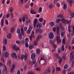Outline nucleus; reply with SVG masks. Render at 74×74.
Here are the masks:
<instances>
[{
    "label": "nucleus",
    "mask_w": 74,
    "mask_h": 74,
    "mask_svg": "<svg viewBox=\"0 0 74 74\" xmlns=\"http://www.w3.org/2000/svg\"><path fill=\"white\" fill-rule=\"evenodd\" d=\"M42 36L41 35H39L37 37L36 41H35L34 42V44L35 45H38V41H39L40 38H41Z\"/></svg>",
    "instance_id": "obj_1"
},
{
    "label": "nucleus",
    "mask_w": 74,
    "mask_h": 74,
    "mask_svg": "<svg viewBox=\"0 0 74 74\" xmlns=\"http://www.w3.org/2000/svg\"><path fill=\"white\" fill-rule=\"evenodd\" d=\"M24 58L25 60H26L27 58V54L26 53L25 54V55L23 54H22L21 56V60H23Z\"/></svg>",
    "instance_id": "obj_2"
},
{
    "label": "nucleus",
    "mask_w": 74,
    "mask_h": 74,
    "mask_svg": "<svg viewBox=\"0 0 74 74\" xmlns=\"http://www.w3.org/2000/svg\"><path fill=\"white\" fill-rule=\"evenodd\" d=\"M62 22H63L64 24H69V23H70L71 22L70 21H68L67 20H65L64 19H62Z\"/></svg>",
    "instance_id": "obj_3"
},
{
    "label": "nucleus",
    "mask_w": 74,
    "mask_h": 74,
    "mask_svg": "<svg viewBox=\"0 0 74 74\" xmlns=\"http://www.w3.org/2000/svg\"><path fill=\"white\" fill-rule=\"evenodd\" d=\"M49 37L50 39H52L54 37V34L52 32H51L49 34Z\"/></svg>",
    "instance_id": "obj_4"
},
{
    "label": "nucleus",
    "mask_w": 74,
    "mask_h": 74,
    "mask_svg": "<svg viewBox=\"0 0 74 74\" xmlns=\"http://www.w3.org/2000/svg\"><path fill=\"white\" fill-rule=\"evenodd\" d=\"M68 31L70 33H71L72 34L73 33V30L71 29V27H70V25L69 24L68 27Z\"/></svg>",
    "instance_id": "obj_5"
},
{
    "label": "nucleus",
    "mask_w": 74,
    "mask_h": 74,
    "mask_svg": "<svg viewBox=\"0 0 74 74\" xmlns=\"http://www.w3.org/2000/svg\"><path fill=\"white\" fill-rule=\"evenodd\" d=\"M56 40H57L58 44H60L62 42V40L60 39V36H57Z\"/></svg>",
    "instance_id": "obj_6"
},
{
    "label": "nucleus",
    "mask_w": 74,
    "mask_h": 74,
    "mask_svg": "<svg viewBox=\"0 0 74 74\" xmlns=\"http://www.w3.org/2000/svg\"><path fill=\"white\" fill-rule=\"evenodd\" d=\"M74 51H73L71 52V53L70 54V59L71 60L73 59L74 58Z\"/></svg>",
    "instance_id": "obj_7"
},
{
    "label": "nucleus",
    "mask_w": 74,
    "mask_h": 74,
    "mask_svg": "<svg viewBox=\"0 0 74 74\" xmlns=\"http://www.w3.org/2000/svg\"><path fill=\"white\" fill-rule=\"evenodd\" d=\"M43 30L42 29H36V33H42Z\"/></svg>",
    "instance_id": "obj_8"
},
{
    "label": "nucleus",
    "mask_w": 74,
    "mask_h": 74,
    "mask_svg": "<svg viewBox=\"0 0 74 74\" xmlns=\"http://www.w3.org/2000/svg\"><path fill=\"white\" fill-rule=\"evenodd\" d=\"M4 19H5V15L3 16V18L1 20V26L2 27L3 26V25H4Z\"/></svg>",
    "instance_id": "obj_9"
},
{
    "label": "nucleus",
    "mask_w": 74,
    "mask_h": 74,
    "mask_svg": "<svg viewBox=\"0 0 74 74\" xmlns=\"http://www.w3.org/2000/svg\"><path fill=\"white\" fill-rule=\"evenodd\" d=\"M11 56L12 58H17L18 57H17V55L15 53H14L11 54Z\"/></svg>",
    "instance_id": "obj_10"
},
{
    "label": "nucleus",
    "mask_w": 74,
    "mask_h": 74,
    "mask_svg": "<svg viewBox=\"0 0 74 74\" xmlns=\"http://www.w3.org/2000/svg\"><path fill=\"white\" fill-rule=\"evenodd\" d=\"M9 53L7 51H5L4 53V56L6 58H7L8 57Z\"/></svg>",
    "instance_id": "obj_11"
},
{
    "label": "nucleus",
    "mask_w": 74,
    "mask_h": 74,
    "mask_svg": "<svg viewBox=\"0 0 74 74\" xmlns=\"http://www.w3.org/2000/svg\"><path fill=\"white\" fill-rule=\"evenodd\" d=\"M51 72V69L49 67H47V69L45 71V73H50Z\"/></svg>",
    "instance_id": "obj_12"
},
{
    "label": "nucleus",
    "mask_w": 74,
    "mask_h": 74,
    "mask_svg": "<svg viewBox=\"0 0 74 74\" xmlns=\"http://www.w3.org/2000/svg\"><path fill=\"white\" fill-rule=\"evenodd\" d=\"M35 57H36V53H33L31 55V58L32 59H35Z\"/></svg>",
    "instance_id": "obj_13"
},
{
    "label": "nucleus",
    "mask_w": 74,
    "mask_h": 74,
    "mask_svg": "<svg viewBox=\"0 0 74 74\" xmlns=\"http://www.w3.org/2000/svg\"><path fill=\"white\" fill-rule=\"evenodd\" d=\"M60 33H59V28H58L57 31V37H60Z\"/></svg>",
    "instance_id": "obj_14"
},
{
    "label": "nucleus",
    "mask_w": 74,
    "mask_h": 74,
    "mask_svg": "<svg viewBox=\"0 0 74 74\" xmlns=\"http://www.w3.org/2000/svg\"><path fill=\"white\" fill-rule=\"evenodd\" d=\"M42 27V24L40 23L39 24V23H38L36 24V27H39V28H40V27Z\"/></svg>",
    "instance_id": "obj_15"
},
{
    "label": "nucleus",
    "mask_w": 74,
    "mask_h": 74,
    "mask_svg": "<svg viewBox=\"0 0 74 74\" xmlns=\"http://www.w3.org/2000/svg\"><path fill=\"white\" fill-rule=\"evenodd\" d=\"M37 19H35L34 21V27H36V25H37Z\"/></svg>",
    "instance_id": "obj_16"
},
{
    "label": "nucleus",
    "mask_w": 74,
    "mask_h": 74,
    "mask_svg": "<svg viewBox=\"0 0 74 74\" xmlns=\"http://www.w3.org/2000/svg\"><path fill=\"white\" fill-rule=\"evenodd\" d=\"M3 43L4 44H7V39L4 38L3 40Z\"/></svg>",
    "instance_id": "obj_17"
},
{
    "label": "nucleus",
    "mask_w": 74,
    "mask_h": 74,
    "mask_svg": "<svg viewBox=\"0 0 74 74\" xmlns=\"http://www.w3.org/2000/svg\"><path fill=\"white\" fill-rule=\"evenodd\" d=\"M36 52L37 54H40V53L41 52V50H40V49H37L36 50Z\"/></svg>",
    "instance_id": "obj_18"
},
{
    "label": "nucleus",
    "mask_w": 74,
    "mask_h": 74,
    "mask_svg": "<svg viewBox=\"0 0 74 74\" xmlns=\"http://www.w3.org/2000/svg\"><path fill=\"white\" fill-rule=\"evenodd\" d=\"M11 67V69L10 70V71H13V70H14V68L15 67V65H12Z\"/></svg>",
    "instance_id": "obj_19"
},
{
    "label": "nucleus",
    "mask_w": 74,
    "mask_h": 74,
    "mask_svg": "<svg viewBox=\"0 0 74 74\" xmlns=\"http://www.w3.org/2000/svg\"><path fill=\"white\" fill-rule=\"evenodd\" d=\"M19 4H23L24 3V0H20L19 1Z\"/></svg>",
    "instance_id": "obj_20"
},
{
    "label": "nucleus",
    "mask_w": 74,
    "mask_h": 74,
    "mask_svg": "<svg viewBox=\"0 0 74 74\" xmlns=\"http://www.w3.org/2000/svg\"><path fill=\"white\" fill-rule=\"evenodd\" d=\"M31 13L32 14H36V12L33 10H31Z\"/></svg>",
    "instance_id": "obj_21"
},
{
    "label": "nucleus",
    "mask_w": 74,
    "mask_h": 74,
    "mask_svg": "<svg viewBox=\"0 0 74 74\" xmlns=\"http://www.w3.org/2000/svg\"><path fill=\"white\" fill-rule=\"evenodd\" d=\"M56 58H57V59L59 58V55L57 53H56L54 54Z\"/></svg>",
    "instance_id": "obj_22"
},
{
    "label": "nucleus",
    "mask_w": 74,
    "mask_h": 74,
    "mask_svg": "<svg viewBox=\"0 0 74 74\" xmlns=\"http://www.w3.org/2000/svg\"><path fill=\"white\" fill-rule=\"evenodd\" d=\"M16 48V46L15 45H13L12 46V49L13 50H15Z\"/></svg>",
    "instance_id": "obj_23"
},
{
    "label": "nucleus",
    "mask_w": 74,
    "mask_h": 74,
    "mask_svg": "<svg viewBox=\"0 0 74 74\" xmlns=\"http://www.w3.org/2000/svg\"><path fill=\"white\" fill-rule=\"evenodd\" d=\"M63 5H64V7H63L64 10H66V9L67 8V5H66V3H64L63 4Z\"/></svg>",
    "instance_id": "obj_24"
},
{
    "label": "nucleus",
    "mask_w": 74,
    "mask_h": 74,
    "mask_svg": "<svg viewBox=\"0 0 74 74\" xmlns=\"http://www.w3.org/2000/svg\"><path fill=\"white\" fill-rule=\"evenodd\" d=\"M12 11H13V8L12 7H10L9 8V12H12Z\"/></svg>",
    "instance_id": "obj_25"
},
{
    "label": "nucleus",
    "mask_w": 74,
    "mask_h": 74,
    "mask_svg": "<svg viewBox=\"0 0 74 74\" xmlns=\"http://www.w3.org/2000/svg\"><path fill=\"white\" fill-rule=\"evenodd\" d=\"M50 25H51V27H53V26L55 25V24H54V23L53 22H51L50 23Z\"/></svg>",
    "instance_id": "obj_26"
},
{
    "label": "nucleus",
    "mask_w": 74,
    "mask_h": 74,
    "mask_svg": "<svg viewBox=\"0 0 74 74\" xmlns=\"http://www.w3.org/2000/svg\"><path fill=\"white\" fill-rule=\"evenodd\" d=\"M31 33V30L30 29H29L27 30V34H30Z\"/></svg>",
    "instance_id": "obj_27"
},
{
    "label": "nucleus",
    "mask_w": 74,
    "mask_h": 74,
    "mask_svg": "<svg viewBox=\"0 0 74 74\" xmlns=\"http://www.w3.org/2000/svg\"><path fill=\"white\" fill-rule=\"evenodd\" d=\"M7 37L8 38H10L11 37V34L10 33L7 35Z\"/></svg>",
    "instance_id": "obj_28"
},
{
    "label": "nucleus",
    "mask_w": 74,
    "mask_h": 74,
    "mask_svg": "<svg viewBox=\"0 0 74 74\" xmlns=\"http://www.w3.org/2000/svg\"><path fill=\"white\" fill-rule=\"evenodd\" d=\"M42 8L40 7L39 8V10H38V12L40 13L42 11Z\"/></svg>",
    "instance_id": "obj_29"
},
{
    "label": "nucleus",
    "mask_w": 74,
    "mask_h": 74,
    "mask_svg": "<svg viewBox=\"0 0 74 74\" xmlns=\"http://www.w3.org/2000/svg\"><path fill=\"white\" fill-rule=\"evenodd\" d=\"M71 41L72 44H74V38H71Z\"/></svg>",
    "instance_id": "obj_30"
},
{
    "label": "nucleus",
    "mask_w": 74,
    "mask_h": 74,
    "mask_svg": "<svg viewBox=\"0 0 74 74\" xmlns=\"http://www.w3.org/2000/svg\"><path fill=\"white\" fill-rule=\"evenodd\" d=\"M58 18H63V16L62 14H59L57 16Z\"/></svg>",
    "instance_id": "obj_31"
},
{
    "label": "nucleus",
    "mask_w": 74,
    "mask_h": 74,
    "mask_svg": "<svg viewBox=\"0 0 74 74\" xmlns=\"http://www.w3.org/2000/svg\"><path fill=\"white\" fill-rule=\"evenodd\" d=\"M60 30H62V31L64 30V27L63 26H61Z\"/></svg>",
    "instance_id": "obj_32"
},
{
    "label": "nucleus",
    "mask_w": 74,
    "mask_h": 74,
    "mask_svg": "<svg viewBox=\"0 0 74 74\" xmlns=\"http://www.w3.org/2000/svg\"><path fill=\"white\" fill-rule=\"evenodd\" d=\"M56 71H60V70H61V68L59 67H57L56 68Z\"/></svg>",
    "instance_id": "obj_33"
},
{
    "label": "nucleus",
    "mask_w": 74,
    "mask_h": 74,
    "mask_svg": "<svg viewBox=\"0 0 74 74\" xmlns=\"http://www.w3.org/2000/svg\"><path fill=\"white\" fill-rule=\"evenodd\" d=\"M32 37H33V38H34V35H31V36H30L29 37V38L31 41H32Z\"/></svg>",
    "instance_id": "obj_34"
},
{
    "label": "nucleus",
    "mask_w": 74,
    "mask_h": 74,
    "mask_svg": "<svg viewBox=\"0 0 74 74\" xmlns=\"http://www.w3.org/2000/svg\"><path fill=\"white\" fill-rule=\"evenodd\" d=\"M30 22H31L30 21L28 20V21H26L25 23V24L27 25H29V23H30Z\"/></svg>",
    "instance_id": "obj_35"
},
{
    "label": "nucleus",
    "mask_w": 74,
    "mask_h": 74,
    "mask_svg": "<svg viewBox=\"0 0 74 74\" xmlns=\"http://www.w3.org/2000/svg\"><path fill=\"white\" fill-rule=\"evenodd\" d=\"M54 6V5H53V4H51L49 5V8H52V7H53Z\"/></svg>",
    "instance_id": "obj_36"
},
{
    "label": "nucleus",
    "mask_w": 74,
    "mask_h": 74,
    "mask_svg": "<svg viewBox=\"0 0 74 74\" xmlns=\"http://www.w3.org/2000/svg\"><path fill=\"white\" fill-rule=\"evenodd\" d=\"M64 34V32L63 31H62L61 33V35L62 37H63Z\"/></svg>",
    "instance_id": "obj_37"
},
{
    "label": "nucleus",
    "mask_w": 74,
    "mask_h": 74,
    "mask_svg": "<svg viewBox=\"0 0 74 74\" xmlns=\"http://www.w3.org/2000/svg\"><path fill=\"white\" fill-rule=\"evenodd\" d=\"M3 69L4 71H5L7 70V66L5 65H4L3 66Z\"/></svg>",
    "instance_id": "obj_38"
},
{
    "label": "nucleus",
    "mask_w": 74,
    "mask_h": 74,
    "mask_svg": "<svg viewBox=\"0 0 74 74\" xmlns=\"http://www.w3.org/2000/svg\"><path fill=\"white\" fill-rule=\"evenodd\" d=\"M10 31L11 33H13L14 31V28L12 27L10 29Z\"/></svg>",
    "instance_id": "obj_39"
},
{
    "label": "nucleus",
    "mask_w": 74,
    "mask_h": 74,
    "mask_svg": "<svg viewBox=\"0 0 74 74\" xmlns=\"http://www.w3.org/2000/svg\"><path fill=\"white\" fill-rule=\"evenodd\" d=\"M16 32L18 34L20 33V32H21V29H17Z\"/></svg>",
    "instance_id": "obj_40"
},
{
    "label": "nucleus",
    "mask_w": 74,
    "mask_h": 74,
    "mask_svg": "<svg viewBox=\"0 0 74 74\" xmlns=\"http://www.w3.org/2000/svg\"><path fill=\"white\" fill-rule=\"evenodd\" d=\"M35 70H36L37 71H40V70H41V68H40V67L36 68L35 69Z\"/></svg>",
    "instance_id": "obj_41"
},
{
    "label": "nucleus",
    "mask_w": 74,
    "mask_h": 74,
    "mask_svg": "<svg viewBox=\"0 0 74 74\" xmlns=\"http://www.w3.org/2000/svg\"><path fill=\"white\" fill-rule=\"evenodd\" d=\"M29 48L30 49H32V48H33V46L32 45H29Z\"/></svg>",
    "instance_id": "obj_42"
},
{
    "label": "nucleus",
    "mask_w": 74,
    "mask_h": 74,
    "mask_svg": "<svg viewBox=\"0 0 74 74\" xmlns=\"http://www.w3.org/2000/svg\"><path fill=\"white\" fill-rule=\"evenodd\" d=\"M25 41L26 43L28 42H29V38H26L25 39Z\"/></svg>",
    "instance_id": "obj_43"
},
{
    "label": "nucleus",
    "mask_w": 74,
    "mask_h": 74,
    "mask_svg": "<svg viewBox=\"0 0 74 74\" xmlns=\"http://www.w3.org/2000/svg\"><path fill=\"white\" fill-rule=\"evenodd\" d=\"M60 19H57L56 21V23H59V22H60Z\"/></svg>",
    "instance_id": "obj_44"
},
{
    "label": "nucleus",
    "mask_w": 74,
    "mask_h": 74,
    "mask_svg": "<svg viewBox=\"0 0 74 74\" xmlns=\"http://www.w3.org/2000/svg\"><path fill=\"white\" fill-rule=\"evenodd\" d=\"M21 32L22 36H24V31L23 29L21 30Z\"/></svg>",
    "instance_id": "obj_45"
},
{
    "label": "nucleus",
    "mask_w": 74,
    "mask_h": 74,
    "mask_svg": "<svg viewBox=\"0 0 74 74\" xmlns=\"http://www.w3.org/2000/svg\"><path fill=\"white\" fill-rule=\"evenodd\" d=\"M25 46L26 47H27V48L29 47V44H28V43L27 42L25 43Z\"/></svg>",
    "instance_id": "obj_46"
},
{
    "label": "nucleus",
    "mask_w": 74,
    "mask_h": 74,
    "mask_svg": "<svg viewBox=\"0 0 74 74\" xmlns=\"http://www.w3.org/2000/svg\"><path fill=\"white\" fill-rule=\"evenodd\" d=\"M62 57H60L59 60V63H62Z\"/></svg>",
    "instance_id": "obj_47"
},
{
    "label": "nucleus",
    "mask_w": 74,
    "mask_h": 74,
    "mask_svg": "<svg viewBox=\"0 0 74 74\" xmlns=\"http://www.w3.org/2000/svg\"><path fill=\"white\" fill-rule=\"evenodd\" d=\"M68 65H65L64 67V69H67L68 68Z\"/></svg>",
    "instance_id": "obj_48"
},
{
    "label": "nucleus",
    "mask_w": 74,
    "mask_h": 74,
    "mask_svg": "<svg viewBox=\"0 0 74 74\" xmlns=\"http://www.w3.org/2000/svg\"><path fill=\"white\" fill-rule=\"evenodd\" d=\"M61 51H64V46L63 45L62 46Z\"/></svg>",
    "instance_id": "obj_49"
},
{
    "label": "nucleus",
    "mask_w": 74,
    "mask_h": 74,
    "mask_svg": "<svg viewBox=\"0 0 74 74\" xmlns=\"http://www.w3.org/2000/svg\"><path fill=\"white\" fill-rule=\"evenodd\" d=\"M39 21L40 22H42V21H43V19L42 18H39Z\"/></svg>",
    "instance_id": "obj_50"
},
{
    "label": "nucleus",
    "mask_w": 74,
    "mask_h": 74,
    "mask_svg": "<svg viewBox=\"0 0 74 74\" xmlns=\"http://www.w3.org/2000/svg\"><path fill=\"white\" fill-rule=\"evenodd\" d=\"M18 38L20 39H21L22 38V36L21 34H20L18 35Z\"/></svg>",
    "instance_id": "obj_51"
},
{
    "label": "nucleus",
    "mask_w": 74,
    "mask_h": 74,
    "mask_svg": "<svg viewBox=\"0 0 74 74\" xmlns=\"http://www.w3.org/2000/svg\"><path fill=\"white\" fill-rule=\"evenodd\" d=\"M22 21L23 22H25V17H23L22 18Z\"/></svg>",
    "instance_id": "obj_52"
},
{
    "label": "nucleus",
    "mask_w": 74,
    "mask_h": 74,
    "mask_svg": "<svg viewBox=\"0 0 74 74\" xmlns=\"http://www.w3.org/2000/svg\"><path fill=\"white\" fill-rule=\"evenodd\" d=\"M53 32H56V27H53Z\"/></svg>",
    "instance_id": "obj_53"
},
{
    "label": "nucleus",
    "mask_w": 74,
    "mask_h": 74,
    "mask_svg": "<svg viewBox=\"0 0 74 74\" xmlns=\"http://www.w3.org/2000/svg\"><path fill=\"white\" fill-rule=\"evenodd\" d=\"M11 61H9L7 64L8 65H10L11 64Z\"/></svg>",
    "instance_id": "obj_54"
},
{
    "label": "nucleus",
    "mask_w": 74,
    "mask_h": 74,
    "mask_svg": "<svg viewBox=\"0 0 74 74\" xmlns=\"http://www.w3.org/2000/svg\"><path fill=\"white\" fill-rule=\"evenodd\" d=\"M62 42L63 44L64 45V44H65V39L64 38L62 40Z\"/></svg>",
    "instance_id": "obj_55"
},
{
    "label": "nucleus",
    "mask_w": 74,
    "mask_h": 74,
    "mask_svg": "<svg viewBox=\"0 0 74 74\" xmlns=\"http://www.w3.org/2000/svg\"><path fill=\"white\" fill-rule=\"evenodd\" d=\"M3 50L4 51H5L6 50V47H5V46L4 45L3 47Z\"/></svg>",
    "instance_id": "obj_56"
},
{
    "label": "nucleus",
    "mask_w": 74,
    "mask_h": 74,
    "mask_svg": "<svg viewBox=\"0 0 74 74\" xmlns=\"http://www.w3.org/2000/svg\"><path fill=\"white\" fill-rule=\"evenodd\" d=\"M35 62H36V60H34L32 62V63H31V64H31V65H33V64H34V63H35Z\"/></svg>",
    "instance_id": "obj_57"
},
{
    "label": "nucleus",
    "mask_w": 74,
    "mask_h": 74,
    "mask_svg": "<svg viewBox=\"0 0 74 74\" xmlns=\"http://www.w3.org/2000/svg\"><path fill=\"white\" fill-rule=\"evenodd\" d=\"M28 74H34V73L33 71H30L28 73Z\"/></svg>",
    "instance_id": "obj_58"
},
{
    "label": "nucleus",
    "mask_w": 74,
    "mask_h": 74,
    "mask_svg": "<svg viewBox=\"0 0 74 74\" xmlns=\"http://www.w3.org/2000/svg\"><path fill=\"white\" fill-rule=\"evenodd\" d=\"M23 27H24L23 25H22L21 26V30H23Z\"/></svg>",
    "instance_id": "obj_59"
},
{
    "label": "nucleus",
    "mask_w": 74,
    "mask_h": 74,
    "mask_svg": "<svg viewBox=\"0 0 74 74\" xmlns=\"http://www.w3.org/2000/svg\"><path fill=\"white\" fill-rule=\"evenodd\" d=\"M21 44L23 45L24 44H25V42L24 41V40H23L21 42Z\"/></svg>",
    "instance_id": "obj_60"
},
{
    "label": "nucleus",
    "mask_w": 74,
    "mask_h": 74,
    "mask_svg": "<svg viewBox=\"0 0 74 74\" xmlns=\"http://www.w3.org/2000/svg\"><path fill=\"white\" fill-rule=\"evenodd\" d=\"M70 15L72 18L74 17V13H71V14H70Z\"/></svg>",
    "instance_id": "obj_61"
},
{
    "label": "nucleus",
    "mask_w": 74,
    "mask_h": 74,
    "mask_svg": "<svg viewBox=\"0 0 74 74\" xmlns=\"http://www.w3.org/2000/svg\"><path fill=\"white\" fill-rule=\"evenodd\" d=\"M5 23L6 25H8V21H7V20H5Z\"/></svg>",
    "instance_id": "obj_62"
},
{
    "label": "nucleus",
    "mask_w": 74,
    "mask_h": 74,
    "mask_svg": "<svg viewBox=\"0 0 74 74\" xmlns=\"http://www.w3.org/2000/svg\"><path fill=\"white\" fill-rule=\"evenodd\" d=\"M56 51V49L55 48L53 49L52 50V52H54Z\"/></svg>",
    "instance_id": "obj_63"
},
{
    "label": "nucleus",
    "mask_w": 74,
    "mask_h": 74,
    "mask_svg": "<svg viewBox=\"0 0 74 74\" xmlns=\"http://www.w3.org/2000/svg\"><path fill=\"white\" fill-rule=\"evenodd\" d=\"M10 0H8L7 2V4H9L10 3Z\"/></svg>",
    "instance_id": "obj_64"
}]
</instances>
